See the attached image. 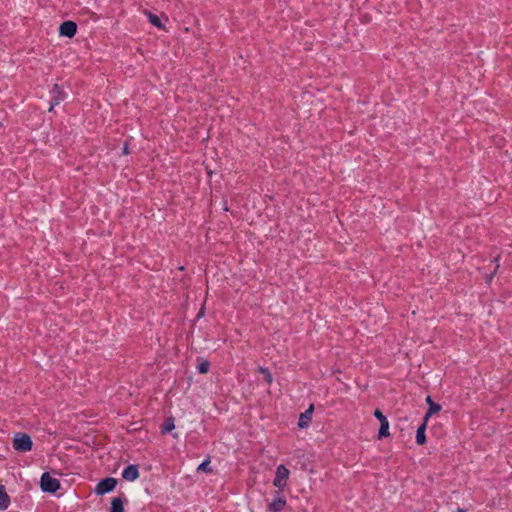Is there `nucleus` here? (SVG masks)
Returning <instances> with one entry per match:
<instances>
[{
  "label": "nucleus",
  "mask_w": 512,
  "mask_h": 512,
  "mask_svg": "<svg viewBox=\"0 0 512 512\" xmlns=\"http://www.w3.org/2000/svg\"><path fill=\"white\" fill-rule=\"evenodd\" d=\"M10 504V497L6 493L4 486H0V510H6Z\"/></svg>",
  "instance_id": "12"
},
{
  "label": "nucleus",
  "mask_w": 512,
  "mask_h": 512,
  "mask_svg": "<svg viewBox=\"0 0 512 512\" xmlns=\"http://www.w3.org/2000/svg\"><path fill=\"white\" fill-rule=\"evenodd\" d=\"M110 512H125L124 504L120 497L112 499Z\"/></svg>",
  "instance_id": "13"
},
{
  "label": "nucleus",
  "mask_w": 512,
  "mask_h": 512,
  "mask_svg": "<svg viewBox=\"0 0 512 512\" xmlns=\"http://www.w3.org/2000/svg\"><path fill=\"white\" fill-rule=\"evenodd\" d=\"M427 422L423 420V423L418 427L416 432V442L418 445H424L426 443V431Z\"/></svg>",
  "instance_id": "11"
},
{
  "label": "nucleus",
  "mask_w": 512,
  "mask_h": 512,
  "mask_svg": "<svg viewBox=\"0 0 512 512\" xmlns=\"http://www.w3.org/2000/svg\"><path fill=\"white\" fill-rule=\"evenodd\" d=\"M313 411H314V406L310 405L309 408L304 413H302L300 415L299 421H298L299 428L304 429V428L308 427V425L311 421Z\"/></svg>",
  "instance_id": "8"
},
{
  "label": "nucleus",
  "mask_w": 512,
  "mask_h": 512,
  "mask_svg": "<svg viewBox=\"0 0 512 512\" xmlns=\"http://www.w3.org/2000/svg\"><path fill=\"white\" fill-rule=\"evenodd\" d=\"M426 402H427V404L429 405V407L431 406V403H434V402L432 401L431 396H427V397H426Z\"/></svg>",
  "instance_id": "20"
},
{
  "label": "nucleus",
  "mask_w": 512,
  "mask_h": 512,
  "mask_svg": "<svg viewBox=\"0 0 512 512\" xmlns=\"http://www.w3.org/2000/svg\"><path fill=\"white\" fill-rule=\"evenodd\" d=\"M122 477L127 481H134L139 477L138 467L136 465L127 466L123 472Z\"/></svg>",
  "instance_id": "9"
},
{
  "label": "nucleus",
  "mask_w": 512,
  "mask_h": 512,
  "mask_svg": "<svg viewBox=\"0 0 512 512\" xmlns=\"http://www.w3.org/2000/svg\"><path fill=\"white\" fill-rule=\"evenodd\" d=\"M440 410H441V405H439L437 403H431V406L429 407L427 413L424 415L423 420H425V422H428L429 418L433 414L438 413Z\"/></svg>",
  "instance_id": "14"
},
{
  "label": "nucleus",
  "mask_w": 512,
  "mask_h": 512,
  "mask_svg": "<svg viewBox=\"0 0 512 512\" xmlns=\"http://www.w3.org/2000/svg\"><path fill=\"white\" fill-rule=\"evenodd\" d=\"M40 486L42 491L54 493L60 488V482L58 479L51 477V475L46 472L41 476Z\"/></svg>",
  "instance_id": "3"
},
{
  "label": "nucleus",
  "mask_w": 512,
  "mask_h": 512,
  "mask_svg": "<svg viewBox=\"0 0 512 512\" xmlns=\"http://www.w3.org/2000/svg\"><path fill=\"white\" fill-rule=\"evenodd\" d=\"M374 416L380 421L378 437L383 438L389 436V422L386 416L379 409L374 411Z\"/></svg>",
  "instance_id": "5"
},
{
  "label": "nucleus",
  "mask_w": 512,
  "mask_h": 512,
  "mask_svg": "<svg viewBox=\"0 0 512 512\" xmlns=\"http://www.w3.org/2000/svg\"><path fill=\"white\" fill-rule=\"evenodd\" d=\"M209 464H210L209 460H205V461H203V462L198 466L197 471H204V472L209 471V470H210V469H209Z\"/></svg>",
  "instance_id": "19"
},
{
  "label": "nucleus",
  "mask_w": 512,
  "mask_h": 512,
  "mask_svg": "<svg viewBox=\"0 0 512 512\" xmlns=\"http://www.w3.org/2000/svg\"><path fill=\"white\" fill-rule=\"evenodd\" d=\"M286 505V499L277 494V497L269 504V510L272 512H280L284 509Z\"/></svg>",
  "instance_id": "10"
},
{
  "label": "nucleus",
  "mask_w": 512,
  "mask_h": 512,
  "mask_svg": "<svg viewBox=\"0 0 512 512\" xmlns=\"http://www.w3.org/2000/svg\"><path fill=\"white\" fill-rule=\"evenodd\" d=\"M51 93H52V104L49 108V111H52L53 106L60 104V102L63 101L65 98L64 91L57 84L54 85Z\"/></svg>",
  "instance_id": "7"
},
{
  "label": "nucleus",
  "mask_w": 512,
  "mask_h": 512,
  "mask_svg": "<svg viewBox=\"0 0 512 512\" xmlns=\"http://www.w3.org/2000/svg\"><path fill=\"white\" fill-rule=\"evenodd\" d=\"M31 437L26 433H17L13 438V448L19 452H28L32 448Z\"/></svg>",
  "instance_id": "2"
},
{
  "label": "nucleus",
  "mask_w": 512,
  "mask_h": 512,
  "mask_svg": "<svg viewBox=\"0 0 512 512\" xmlns=\"http://www.w3.org/2000/svg\"><path fill=\"white\" fill-rule=\"evenodd\" d=\"M116 485H117V480L115 478L107 477V478L101 480L97 484V486L95 488V493L97 495H103L105 493H109L115 489Z\"/></svg>",
  "instance_id": "4"
},
{
  "label": "nucleus",
  "mask_w": 512,
  "mask_h": 512,
  "mask_svg": "<svg viewBox=\"0 0 512 512\" xmlns=\"http://www.w3.org/2000/svg\"><path fill=\"white\" fill-rule=\"evenodd\" d=\"M209 362L208 361H202L201 363H199V365L197 366V369H198V372L201 373V374H205L208 372L209 370Z\"/></svg>",
  "instance_id": "18"
},
{
  "label": "nucleus",
  "mask_w": 512,
  "mask_h": 512,
  "mask_svg": "<svg viewBox=\"0 0 512 512\" xmlns=\"http://www.w3.org/2000/svg\"><path fill=\"white\" fill-rule=\"evenodd\" d=\"M259 372L262 373L264 375V378L266 380V382L268 384H271L272 381H273V377H272V374L270 373V371L267 369V368H264V367H260L259 368Z\"/></svg>",
  "instance_id": "17"
},
{
  "label": "nucleus",
  "mask_w": 512,
  "mask_h": 512,
  "mask_svg": "<svg viewBox=\"0 0 512 512\" xmlns=\"http://www.w3.org/2000/svg\"><path fill=\"white\" fill-rule=\"evenodd\" d=\"M147 15H148V19H149L150 23L153 26H155L157 28H162L163 27V24H162L160 18L157 15H154L152 13H148Z\"/></svg>",
  "instance_id": "15"
},
{
  "label": "nucleus",
  "mask_w": 512,
  "mask_h": 512,
  "mask_svg": "<svg viewBox=\"0 0 512 512\" xmlns=\"http://www.w3.org/2000/svg\"><path fill=\"white\" fill-rule=\"evenodd\" d=\"M289 474V470L284 465L281 464L277 466L275 478L273 480V485L278 489L277 494H281L283 492L287 485Z\"/></svg>",
  "instance_id": "1"
},
{
  "label": "nucleus",
  "mask_w": 512,
  "mask_h": 512,
  "mask_svg": "<svg viewBox=\"0 0 512 512\" xmlns=\"http://www.w3.org/2000/svg\"><path fill=\"white\" fill-rule=\"evenodd\" d=\"M457 512H465V510L463 508H458Z\"/></svg>",
  "instance_id": "22"
},
{
  "label": "nucleus",
  "mask_w": 512,
  "mask_h": 512,
  "mask_svg": "<svg viewBox=\"0 0 512 512\" xmlns=\"http://www.w3.org/2000/svg\"><path fill=\"white\" fill-rule=\"evenodd\" d=\"M77 25L73 21H65L59 27V34L68 38L73 37L76 34Z\"/></svg>",
  "instance_id": "6"
},
{
  "label": "nucleus",
  "mask_w": 512,
  "mask_h": 512,
  "mask_svg": "<svg viewBox=\"0 0 512 512\" xmlns=\"http://www.w3.org/2000/svg\"><path fill=\"white\" fill-rule=\"evenodd\" d=\"M123 152H124V154H128V147H127V145L124 146Z\"/></svg>",
  "instance_id": "21"
},
{
  "label": "nucleus",
  "mask_w": 512,
  "mask_h": 512,
  "mask_svg": "<svg viewBox=\"0 0 512 512\" xmlns=\"http://www.w3.org/2000/svg\"><path fill=\"white\" fill-rule=\"evenodd\" d=\"M175 425H174V420L173 418H168L166 419V421L164 422L163 426H162V433H168L170 431H172L174 429Z\"/></svg>",
  "instance_id": "16"
}]
</instances>
